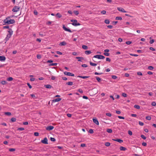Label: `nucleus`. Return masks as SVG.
Listing matches in <instances>:
<instances>
[{
    "label": "nucleus",
    "mask_w": 156,
    "mask_h": 156,
    "mask_svg": "<svg viewBox=\"0 0 156 156\" xmlns=\"http://www.w3.org/2000/svg\"><path fill=\"white\" fill-rule=\"evenodd\" d=\"M148 69L150 70H152L154 69V67L151 66H149Z\"/></svg>",
    "instance_id": "obj_26"
},
{
    "label": "nucleus",
    "mask_w": 156,
    "mask_h": 156,
    "mask_svg": "<svg viewBox=\"0 0 156 156\" xmlns=\"http://www.w3.org/2000/svg\"><path fill=\"white\" fill-rule=\"evenodd\" d=\"M137 74L138 75L142 76V74L141 72H139L137 73Z\"/></svg>",
    "instance_id": "obj_60"
},
{
    "label": "nucleus",
    "mask_w": 156,
    "mask_h": 156,
    "mask_svg": "<svg viewBox=\"0 0 156 156\" xmlns=\"http://www.w3.org/2000/svg\"><path fill=\"white\" fill-rule=\"evenodd\" d=\"M118 118H119V119H124L125 118L124 117L121 116H118Z\"/></svg>",
    "instance_id": "obj_59"
},
{
    "label": "nucleus",
    "mask_w": 156,
    "mask_h": 156,
    "mask_svg": "<svg viewBox=\"0 0 156 156\" xmlns=\"http://www.w3.org/2000/svg\"><path fill=\"white\" fill-rule=\"evenodd\" d=\"M118 10L120 11L123 12H126L124 10V9L121 7H119L117 8Z\"/></svg>",
    "instance_id": "obj_8"
},
{
    "label": "nucleus",
    "mask_w": 156,
    "mask_h": 156,
    "mask_svg": "<svg viewBox=\"0 0 156 156\" xmlns=\"http://www.w3.org/2000/svg\"><path fill=\"white\" fill-rule=\"evenodd\" d=\"M67 44L66 43L65 41H63L60 42L59 45L61 46H65Z\"/></svg>",
    "instance_id": "obj_14"
},
{
    "label": "nucleus",
    "mask_w": 156,
    "mask_h": 156,
    "mask_svg": "<svg viewBox=\"0 0 156 156\" xmlns=\"http://www.w3.org/2000/svg\"><path fill=\"white\" fill-rule=\"evenodd\" d=\"M154 39H152L150 41V43L151 44H152L154 42Z\"/></svg>",
    "instance_id": "obj_57"
},
{
    "label": "nucleus",
    "mask_w": 156,
    "mask_h": 156,
    "mask_svg": "<svg viewBox=\"0 0 156 156\" xmlns=\"http://www.w3.org/2000/svg\"><path fill=\"white\" fill-rule=\"evenodd\" d=\"M62 99L61 98H58L53 100L52 101V103H54L56 102H58L60 101Z\"/></svg>",
    "instance_id": "obj_12"
},
{
    "label": "nucleus",
    "mask_w": 156,
    "mask_h": 156,
    "mask_svg": "<svg viewBox=\"0 0 156 156\" xmlns=\"http://www.w3.org/2000/svg\"><path fill=\"white\" fill-rule=\"evenodd\" d=\"M132 43V42L131 41H127L126 42V44L128 45H129Z\"/></svg>",
    "instance_id": "obj_51"
},
{
    "label": "nucleus",
    "mask_w": 156,
    "mask_h": 156,
    "mask_svg": "<svg viewBox=\"0 0 156 156\" xmlns=\"http://www.w3.org/2000/svg\"><path fill=\"white\" fill-rule=\"evenodd\" d=\"M72 55H73L76 56L77 55V53L76 52H73L72 53Z\"/></svg>",
    "instance_id": "obj_54"
},
{
    "label": "nucleus",
    "mask_w": 156,
    "mask_h": 156,
    "mask_svg": "<svg viewBox=\"0 0 156 156\" xmlns=\"http://www.w3.org/2000/svg\"><path fill=\"white\" fill-rule=\"evenodd\" d=\"M77 77L85 79H86V78H89V76H78Z\"/></svg>",
    "instance_id": "obj_16"
},
{
    "label": "nucleus",
    "mask_w": 156,
    "mask_h": 156,
    "mask_svg": "<svg viewBox=\"0 0 156 156\" xmlns=\"http://www.w3.org/2000/svg\"><path fill=\"white\" fill-rule=\"evenodd\" d=\"M20 9V7L18 6H14L12 9V11L13 12H17L19 11Z\"/></svg>",
    "instance_id": "obj_5"
},
{
    "label": "nucleus",
    "mask_w": 156,
    "mask_h": 156,
    "mask_svg": "<svg viewBox=\"0 0 156 156\" xmlns=\"http://www.w3.org/2000/svg\"><path fill=\"white\" fill-rule=\"evenodd\" d=\"M96 78L98 82H100V81L101 80V78L100 77H98V76H96Z\"/></svg>",
    "instance_id": "obj_34"
},
{
    "label": "nucleus",
    "mask_w": 156,
    "mask_h": 156,
    "mask_svg": "<svg viewBox=\"0 0 156 156\" xmlns=\"http://www.w3.org/2000/svg\"><path fill=\"white\" fill-rule=\"evenodd\" d=\"M128 133L130 135H132V132L130 130H129L128 131Z\"/></svg>",
    "instance_id": "obj_50"
},
{
    "label": "nucleus",
    "mask_w": 156,
    "mask_h": 156,
    "mask_svg": "<svg viewBox=\"0 0 156 156\" xmlns=\"http://www.w3.org/2000/svg\"><path fill=\"white\" fill-rule=\"evenodd\" d=\"M112 78L113 79H115L117 78V76L115 75H112Z\"/></svg>",
    "instance_id": "obj_49"
},
{
    "label": "nucleus",
    "mask_w": 156,
    "mask_h": 156,
    "mask_svg": "<svg viewBox=\"0 0 156 156\" xmlns=\"http://www.w3.org/2000/svg\"><path fill=\"white\" fill-rule=\"evenodd\" d=\"M115 19L118 20H122V18L120 16H117L116 17Z\"/></svg>",
    "instance_id": "obj_32"
},
{
    "label": "nucleus",
    "mask_w": 156,
    "mask_h": 156,
    "mask_svg": "<svg viewBox=\"0 0 156 156\" xmlns=\"http://www.w3.org/2000/svg\"><path fill=\"white\" fill-rule=\"evenodd\" d=\"M71 21L73 22L72 24L73 26H76L80 25V23L77 22V21L76 20H71Z\"/></svg>",
    "instance_id": "obj_3"
},
{
    "label": "nucleus",
    "mask_w": 156,
    "mask_h": 156,
    "mask_svg": "<svg viewBox=\"0 0 156 156\" xmlns=\"http://www.w3.org/2000/svg\"><path fill=\"white\" fill-rule=\"evenodd\" d=\"M56 16L58 18H60L62 17V15L59 13H58L56 14Z\"/></svg>",
    "instance_id": "obj_20"
},
{
    "label": "nucleus",
    "mask_w": 156,
    "mask_h": 156,
    "mask_svg": "<svg viewBox=\"0 0 156 156\" xmlns=\"http://www.w3.org/2000/svg\"><path fill=\"white\" fill-rule=\"evenodd\" d=\"M90 65L92 66H96L97 65V64L93 63L91 62H90Z\"/></svg>",
    "instance_id": "obj_23"
},
{
    "label": "nucleus",
    "mask_w": 156,
    "mask_h": 156,
    "mask_svg": "<svg viewBox=\"0 0 156 156\" xmlns=\"http://www.w3.org/2000/svg\"><path fill=\"white\" fill-rule=\"evenodd\" d=\"M106 115L107 116H108L109 117H111L112 116V114L110 113H106Z\"/></svg>",
    "instance_id": "obj_48"
},
{
    "label": "nucleus",
    "mask_w": 156,
    "mask_h": 156,
    "mask_svg": "<svg viewBox=\"0 0 156 156\" xmlns=\"http://www.w3.org/2000/svg\"><path fill=\"white\" fill-rule=\"evenodd\" d=\"M91 53L90 51H85V54L86 55H88Z\"/></svg>",
    "instance_id": "obj_22"
},
{
    "label": "nucleus",
    "mask_w": 156,
    "mask_h": 156,
    "mask_svg": "<svg viewBox=\"0 0 156 156\" xmlns=\"http://www.w3.org/2000/svg\"><path fill=\"white\" fill-rule=\"evenodd\" d=\"M44 87L45 88L48 89H50L52 87V86L49 84L45 85H44Z\"/></svg>",
    "instance_id": "obj_15"
},
{
    "label": "nucleus",
    "mask_w": 156,
    "mask_h": 156,
    "mask_svg": "<svg viewBox=\"0 0 156 156\" xmlns=\"http://www.w3.org/2000/svg\"><path fill=\"white\" fill-rule=\"evenodd\" d=\"M64 74L66 75H67V76H74V74H73L69 72H67L66 71L64 72Z\"/></svg>",
    "instance_id": "obj_6"
},
{
    "label": "nucleus",
    "mask_w": 156,
    "mask_h": 156,
    "mask_svg": "<svg viewBox=\"0 0 156 156\" xmlns=\"http://www.w3.org/2000/svg\"><path fill=\"white\" fill-rule=\"evenodd\" d=\"M57 64V63H52L50 64V66H56Z\"/></svg>",
    "instance_id": "obj_45"
},
{
    "label": "nucleus",
    "mask_w": 156,
    "mask_h": 156,
    "mask_svg": "<svg viewBox=\"0 0 156 156\" xmlns=\"http://www.w3.org/2000/svg\"><path fill=\"white\" fill-rule=\"evenodd\" d=\"M112 130L111 129H107V132L108 133H112Z\"/></svg>",
    "instance_id": "obj_24"
},
{
    "label": "nucleus",
    "mask_w": 156,
    "mask_h": 156,
    "mask_svg": "<svg viewBox=\"0 0 156 156\" xmlns=\"http://www.w3.org/2000/svg\"><path fill=\"white\" fill-rule=\"evenodd\" d=\"M93 122L95 123L96 125H98L99 124V122L98 120L96 118H94L93 119Z\"/></svg>",
    "instance_id": "obj_11"
},
{
    "label": "nucleus",
    "mask_w": 156,
    "mask_h": 156,
    "mask_svg": "<svg viewBox=\"0 0 156 156\" xmlns=\"http://www.w3.org/2000/svg\"><path fill=\"white\" fill-rule=\"evenodd\" d=\"M50 140L51 141H53V142L55 141L56 140L54 138H53V137H51Z\"/></svg>",
    "instance_id": "obj_43"
},
{
    "label": "nucleus",
    "mask_w": 156,
    "mask_h": 156,
    "mask_svg": "<svg viewBox=\"0 0 156 156\" xmlns=\"http://www.w3.org/2000/svg\"><path fill=\"white\" fill-rule=\"evenodd\" d=\"M37 57L38 59H40L41 58V56L40 55H37Z\"/></svg>",
    "instance_id": "obj_62"
},
{
    "label": "nucleus",
    "mask_w": 156,
    "mask_h": 156,
    "mask_svg": "<svg viewBox=\"0 0 156 156\" xmlns=\"http://www.w3.org/2000/svg\"><path fill=\"white\" fill-rule=\"evenodd\" d=\"M105 23L106 24H109L110 23L109 21L108 20L106 19L105 20Z\"/></svg>",
    "instance_id": "obj_28"
},
{
    "label": "nucleus",
    "mask_w": 156,
    "mask_h": 156,
    "mask_svg": "<svg viewBox=\"0 0 156 156\" xmlns=\"http://www.w3.org/2000/svg\"><path fill=\"white\" fill-rule=\"evenodd\" d=\"M9 151L11 152H13L15 151V149L13 148H10L9 149Z\"/></svg>",
    "instance_id": "obj_38"
},
{
    "label": "nucleus",
    "mask_w": 156,
    "mask_h": 156,
    "mask_svg": "<svg viewBox=\"0 0 156 156\" xmlns=\"http://www.w3.org/2000/svg\"><path fill=\"white\" fill-rule=\"evenodd\" d=\"M6 59L5 57L4 56H0V61L2 62L4 61Z\"/></svg>",
    "instance_id": "obj_13"
},
{
    "label": "nucleus",
    "mask_w": 156,
    "mask_h": 156,
    "mask_svg": "<svg viewBox=\"0 0 156 156\" xmlns=\"http://www.w3.org/2000/svg\"><path fill=\"white\" fill-rule=\"evenodd\" d=\"M34 135L36 136H39V133L38 132H35L34 133Z\"/></svg>",
    "instance_id": "obj_53"
},
{
    "label": "nucleus",
    "mask_w": 156,
    "mask_h": 156,
    "mask_svg": "<svg viewBox=\"0 0 156 156\" xmlns=\"http://www.w3.org/2000/svg\"><path fill=\"white\" fill-rule=\"evenodd\" d=\"M63 28L66 31H68L70 33H72V31L69 29L66 28V27L64 26L63 27Z\"/></svg>",
    "instance_id": "obj_10"
},
{
    "label": "nucleus",
    "mask_w": 156,
    "mask_h": 156,
    "mask_svg": "<svg viewBox=\"0 0 156 156\" xmlns=\"http://www.w3.org/2000/svg\"><path fill=\"white\" fill-rule=\"evenodd\" d=\"M4 24H13L15 23V20L13 19H5L3 20Z\"/></svg>",
    "instance_id": "obj_2"
},
{
    "label": "nucleus",
    "mask_w": 156,
    "mask_h": 156,
    "mask_svg": "<svg viewBox=\"0 0 156 156\" xmlns=\"http://www.w3.org/2000/svg\"><path fill=\"white\" fill-rule=\"evenodd\" d=\"M1 83L3 85H5L7 83V82L3 80L1 82Z\"/></svg>",
    "instance_id": "obj_31"
},
{
    "label": "nucleus",
    "mask_w": 156,
    "mask_h": 156,
    "mask_svg": "<svg viewBox=\"0 0 156 156\" xmlns=\"http://www.w3.org/2000/svg\"><path fill=\"white\" fill-rule=\"evenodd\" d=\"M76 58L78 59V61H81V60H83L84 58L82 57H76Z\"/></svg>",
    "instance_id": "obj_18"
},
{
    "label": "nucleus",
    "mask_w": 156,
    "mask_h": 156,
    "mask_svg": "<svg viewBox=\"0 0 156 156\" xmlns=\"http://www.w3.org/2000/svg\"><path fill=\"white\" fill-rule=\"evenodd\" d=\"M142 145L144 146H146L147 145V143L145 142H143L142 143Z\"/></svg>",
    "instance_id": "obj_61"
},
{
    "label": "nucleus",
    "mask_w": 156,
    "mask_h": 156,
    "mask_svg": "<svg viewBox=\"0 0 156 156\" xmlns=\"http://www.w3.org/2000/svg\"><path fill=\"white\" fill-rule=\"evenodd\" d=\"M54 128V127L53 126H49L46 127V129L47 130L50 131L52 130Z\"/></svg>",
    "instance_id": "obj_9"
},
{
    "label": "nucleus",
    "mask_w": 156,
    "mask_h": 156,
    "mask_svg": "<svg viewBox=\"0 0 156 156\" xmlns=\"http://www.w3.org/2000/svg\"><path fill=\"white\" fill-rule=\"evenodd\" d=\"M151 117L150 116H147L146 117V119L147 120H150L151 119Z\"/></svg>",
    "instance_id": "obj_27"
},
{
    "label": "nucleus",
    "mask_w": 156,
    "mask_h": 156,
    "mask_svg": "<svg viewBox=\"0 0 156 156\" xmlns=\"http://www.w3.org/2000/svg\"><path fill=\"white\" fill-rule=\"evenodd\" d=\"M134 107L137 109H139L140 108V106L139 105H134Z\"/></svg>",
    "instance_id": "obj_30"
},
{
    "label": "nucleus",
    "mask_w": 156,
    "mask_h": 156,
    "mask_svg": "<svg viewBox=\"0 0 156 156\" xmlns=\"http://www.w3.org/2000/svg\"><path fill=\"white\" fill-rule=\"evenodd\" d=\"M104 55H105L106 56H109V53H107V52H105L104 53Z\"/></svg>",
    "instance_id": "obj_52"
},
{
    "label": "nucleus",
    "mask_w": 156,
    "mask_h": 156,
    "mask_svg": "<svg viewBox=\"0 0 156 156\" xmlns=\"http://www.w3.org/2000/svg\"><path fill=\"white\" fill-rule=\"evenodd\" d=\"M74 13L76 15H77L79 14V12L77 11H74Z\"/></svg>",
    "instance_id": "obj_39"
},
{
    "label": "nucleus",
    "mask_w": 156,
    "mask_h": 156,
    "mask_svg": "<svg viewBox=\"0 0 156 156\" xmlns=\"http://www.w3.org/2000/svg\"><path fill=\"white\" fill-rule=\"evenodd\" d=\"M82 48L84 50H87L88 49V47L85 45H83L82 46Z\"/></svg>",
    "instance_id": "obj_21"
},
{
    "label": "nucleus",
    "mask_w": 156,
    "mask_h": 156,
    "mask_svg": "<svg viewBox=\"0 0 156 156\" xmlns=\"http://www.w3.org/2000/svg\"><path fill=\"white\" fill-rule=\"evenodd\" d=\"M66 84L68 85L72 86L73 84V83L72 82H68L66 83Z\"/></svg>",
    "instance_id": "obj_25"
},
{
    "label": "nucleus",
    "mask_w": 156,
    "mask_h": 156,
    "mask_svg": "<svg viewBox=\"0 0 156 156\" xmlns=\"http://www.w3.org/2000/svg\"><path fill=\"white\" fill-rule=\"evenodd\" d=\"M24 129L22 127H20L18 129V130L20 131H22Z\"/></svg>",
    "instance_id": "obj_44"
},
{
    "label": "nucleus",
    "mask_w": 156,
    "mask_h": 156,
    "mask_svg": "<svg viewBox=\"0 0 156 156\" xmlns=\"http://www.w3.org/2000/svg\"><path fill=\"white\" fill-rule=\"evenodd\" d=\"M107 27L109 29H111L112 28L113 26L112 25H109Z\"/></svg>",
    "instance_id": "obj_63"
},
{
    "label": "nucleus",
    "mask_w": 156,
    "mask_h": 156,
    "mask_svg": "<svg viewBox=\"0 0 156 156\" xmlns=\"http://www.w3.org/2000/svg\"><path fill=\"white\" fill-rule=\"evenodd\" d=\"M122 96L124 97H126L127 96V95L126 93H122Z\"/></svg>",
    "instance_id": "obj_47"
},
{
    "label": "nucleus",
    "mask_w": 156,
    "mask_h": 156,
    "mask_svg": "<svg viewBox=\"0 0 156 156\" xmlns=\"http://www.w3.org/2000/svg\"><path fill=\"white\" fill-rule=\"evenodd\" d=\"M8 32L9 33V34H7L6 37L5 39V42L8 41L9 39L11 37L12 35L13 34V31L12 30V29H9V30H8Z\"/></svg>",
    "instance_id": "obj_1"
},
{
    "label": "nucleus",
    "mask_w": 156,
    "mask_h": 156,
    "mask_svg": "<svg viewBox=\"0 0 156 156\" xmlns=\"http://www.w3.org/2000/svg\"><path fill=\"white\" fill-rule=\"evenodd\" d=\"M105 145L107 147H108L110 146V143L109 142H107L105 143Z\"/></svg>",
    "instance_id": "obj_35"
},
{
    "label": "nucleus",
    "mask_w": 156,
    "mask_h": 156,
    "mask_svg": "<svg viewBox=\"0 0 156 156\" xmlns=\"http://www.w3.org/2000/svg\"><path fill=\"white\" fill-rule=\"evenodd\" d=\"M89 132L91 134L93 133H94V131H93V129H89Z\"/></svg>",
    "instance_id": "obj_40"
},
{
    "label": "nucleus",
    "mask_w": 156,
    "mask_h": 156,
    "mask_svg": "<svg viewBox=\"0 0 156 156\" xmlns=\"http://www.w3.org/2000/svg\"><path fill=\"white\" fill-rule=\"evenodd\" d=\"M151 105L153 106H155L156 105V103L155 102H153L152 103Z\"/></svg>",
    "instance_id": "obj_56"
},
{
    "label": "nucleus",
    "mask_w": 156,
    "mask_h": 156,
    "mask_svg": "<svg viewBox=\"0 0 156 156\" xmlns=\"http://www.w3.org/2000/svg\"><path fill=\"white\" fill-rule=\"evenodd\" d=\"M11 120L12 122H15L16 121V119L15 118L13 117L11 119Z\"/></svg>",
    "instance_id": "obj_29"
},
{
    "label": "nucleus",
    "mask_w": 156,
    "mask_h": 156,
    "mask_svg": "<svg viewBox=\"0 0 156 156\" xmlns=\"http://www.w3.org/2000/svg\"><path fill=\"white\" fill-rule=\"evenodd\" d=\"M13 79L12 77H9L7 79V80L8 81H12Z\"/></svg>",
    "instance_id": "obj_33"
},
{
    "label": "nucleus",
    "mask_w": 156,
    "mask_h": 156,
    "mask_svg": "<svg viewBox=\"0 0 156 156\" xmlns=\"http://www.w3.org/2000/svg\"><path fill=\"white\" fill-rule=\"evenodd\" d=\"M5 114L9 116L11 115V113L10 112H5Z\"/></svg>",
    "instance_id": "obj_36"
},
{
    "label": "nucleus",
    "mask_w": 156,
    "mask_h": 156,
    "mask_svg": "<svg viewBox=\"0 0 156 156\" xmlns=\"http://www.w3.org/2000/svg\"><path fill=\"white\" fill-rule=\"evenodd\" d=\"M113 140L114 141L118 142L119 143H122L123 142V140H122L120 139H113Z\"/></svg>",
    "instance_id": "obj_17"
},
{
    "label": "nucleus",
    "mask_w": 156,
    "mask_h": 156,
    "mask_svg": "<svg viewBox=\"0 0 156 156\" xmlns=\"http://www.w3.org/2000/svg\"><path fill=\"white\" fill-rule=\"evenodd\" d=\"M48 140L47 137H45L43 140H42L41 141V142L43 144H48Z\"/></svg>",
    "instance_id": "obj_7"
},
{
    "label": "nucleus",
    "mask_w": 156,
    "mask_h": 156,
    "mask_svg": "<svg viewBox=\"0 0 156 156\" xmlns=\"http://www.w3.org/2000/svg\"><path fill=\"white\" fill-rule=\"evenodd\" d=\"M120 149L121 151H125L126 150V148L125 147L121 146L120 147Z\"/></svg>",
    "instance_id": "obj_19"
},
{
    "label": "nucleus",
    "mask_w": 156,
    "mask_h": 156,
    "mask_svg": "<svg viewBox=\"0 0 156 156\" xmlns=\"http://www.w3.org/2000/svg\"><path fill=\"white\" fill-rule=\"evenodd\" d=\"M94 58H96L99 59H103L105 58V57L102 55H94Z\"/></svg>",
    "instance_id": "obj_4"
},
{
    "label": "nucleus",
    "mask_w": 156,
    "mask_h": 156,
    "mask_svg": "<svg viewBox=\"0 0 156 156\" xmlns=\"http://www.w3.org/2000/svg\"><path fill=\"white\" fill-rule=\"evenodd\" d=\"M144 140H145L146 137L143 135H141L140 136Z\"/></svg>",
    "instance_id": "obj_42"
},
{
    "label": "nucleus",
    "mask_w": 156,
    "mask_h": 156,
    "mask_svg": "<svg viewBox=\"0 0 156 156\" xmlns=\"http://www.w3.org/2000/svg\"><path fill=\"white\" fill-rule=\"evenodd\" d=\"M95 75H100L103 74V73H98L97 72H95L94 73Z\"/></svg>",
    "instance_id": "obj_41"
},
{
    "label": "nucleus",
    "mask_w": 156,
    "mask_h": 156,
    "mask_svg": "<svg viewBox=\"0 0 156 156\" xmlns=\"http://www.w3.org/2000/svg\"><path fill=\"white\" fill-rule=\"evenodd\" d=\"M3 28L4 29H8V30H9V29H11L9 28V26H5L3 27Z\"/></svg>",
    "instance_id": "obj_37"
},
{
    "label": "nucleus",
    "mask_w": 156,
    "mask_h": 156,
    "mask_svg": "<svg viewBox=\"0 0 156 156\" xmlns=\"http://www.w3.org/2000/svg\"><path fill=\"white\" fill-rule=\"evenodd\" d=\"M139 124L141 126H143L144 125V123L140 121L139 122Z\"/></svg>",
    "instance_id": "obj_46"
},
{
    "label": "nucleus",
    "mask_w": 156,
    "mask_h": 156,
    "mask_svg": "<svg viewBox=\"0 0 156 156\" xmlns=\"http://www.w3.org/2000/svg\"><path fill=\"white\" fill-rule=\"evenodd\" d=\"M106 11L105 10H102L101 12V13L103 14H105L106 13Z\"/></svg>",
    "instance_id": "obj_58"
},
{
    "label": "nucleus",
    "mask_w": 156,
    "mask_h": 156,
    "mask_svg": "<svg viewBox=\"0 0 156 156\" xmlns=\"http://www.w3.org/2000/svg\"><path fill=\"white\" fill-rule=\"evenodd\" d=\"M86 144H81L80 146L82 147H85Z\"/></svg>",
    "instance_id": "obj_64"
},
{
    "label": "nucleus",
    "mask_w": 156,
    "mask_h": 156,
    "mask_svg": "<svg viewBox=\"0 0 156 156\" xmlns=\"http://www.w3.org/2000/svg\"><path fill=\"white\" fill-rule=\"evenodd\" d=\"M82 66L83 67H87V65L86 64H83L82 65Z\"/></svg>",
    "instance_id": "obj_55"
}]
</instances>
